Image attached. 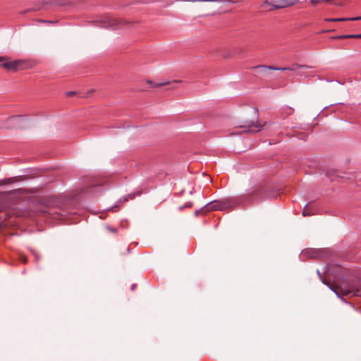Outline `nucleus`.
<instances>
[{
  "mask_svg": "<svg viewBox=\"0 0 361 361\" xmlns=\"http://www.w3.org/2000/svg\"><path fill=\"white\" fill-rule=\"evenodd\" d=\"M264 194L263 187L261 185H255L246 192L238 197H234V203L235 207L249 206L252 203L262 199Z\"/></svg>",
  "mask_w": 361,
  "mask_h": 361,
  "instance_id": "obj_1",
  "label": "nucleus"
},
{
  "mask_svg": "<svg viewBox=\"0 0 361 361\" xmlns=\"http://www.w3.org/2000/svg\"><path fill=\"white\" fill-rule=\"evenodd\" d=\"M317 274L322 282V283L328 286L329 289H331L333 292H334L338 297L342 295L345 296H356L358 295L360 293V288H358L357 285L353 283H348L345 286L342 285H332L329 281L324 279L319 272V271H317Z\"/></svg>",
  "mask_w": 361,
  "mask_h": 361,
  "instance_id": "obj_2",
  "label": "nucleus"
},
{
  "mask_svg": "<svg viewBox=\"0 0 361 361\" xmlns=\"http://www.w3.org/2000/svg\"><path fill=\"white\" fill-rule=\"evenodd\" d=\"M235 204L233 197L224 199L222 200H214L209 202L202 208L203 212H209L212 211H221L225 209H234Z\"/></svg>",
  "mask_w": 361,
  "mask_h": 361,
  "instance_id": "obj_3",
  "label": "nucleus"
},
{
  "mask_svg": "<svg viewBox=\"0 0 361 361\" xmlns=\"http://www.w3.org/2000/svg\"><path fill=\"white\" fill-rule=\"evenodd\" d=\"M0 67L9 71L16 72L19 70L27 69L31 67L30 62L27 60H14L10 61L8 58L6 57L5 61L0 63Z\"/></svg>",
  "mask_w": 361,
  "mask_h": 361,
  "instance_id": "obj_4",
  "label": "nucleus"
},
{
  "mask_svg": "<svg viewBox=\"0 0 361 361\" xmlns=\"http://www.w3.org/2000/svg\"><path fill=\"white\" fill-rule=\"evenodd\" d=\"M298 2L299 0H274L273 2L271 3L266 0L263 3L262 6H270L271 8H269V10L279 9L293 6Z\"/></svg>",
  "mask_w": 361,
  "mask_h": 361,
  "instance_id": "obj_5",
  "label": "nucleus"
},
{
  "mask_svg": "<svg viewBox=\"0 0 361 361\" xmlns=\"http://www.w3.org/2000/svg\"><path fill=\"white\" fill-rule=\"evenodd\" d=\"M309 68V67L306 65H299L297 63L293 64L291 67L276 68L274 66H264V65H259V66H257L254 67L255 69L259 70L261 72L265 71L267 70H274V71H296L299 68Z\"/></svg>",
  "mask_w": 361,
  "mask_h": 361,
  "instance_id": "obj_6",
  "label": "nucleus"
},
{
  "mask_svg": "<svg viewBox=\"0 0 361 361\" xmlns=\"http://www.w3.org/2000/svg\"><path fill=\"white\" fill-rule=\"evenodd\" d=\"M106 25H104L105 27L112 28L114 30L122 28L126 25V22L120 18H112L110 17L106 18Z\"/></svg>",
  "mask_w": 361,
  "mask_h": 361,
  "instance_id": "obj_7",
  "label": "nucleus"
},
{
  "mask_svg": "<svg viewBox=\"0 0 361 361\" xmlns=\"http://www.w3.org/2000/svg\"><path fill=\"white\" fill-rule=\"evenodd\" d=\"M303 255H305L309 258L315 259L320 257V251L316 249H309L303 251Z\"/></svg>",
  "mask_w": 361,
  "mask_h": 361,
  "instance_id": "obj_8",
  "label": "nucleus"
},
{
  "mask_svg": "<svg viewBox=\"0 0 361 361\" xmlns=\"http://www.w3.org/2000/svg\"><path fill=\"white\" fill-rule=\"evenodd\" d=\"M326 21L329 22H339V21H345V20H361V16L358 17H353V18H326Z\"/></svg>",
  "mask_w": 361,
  "mask_h": 361,
  "instance_id": "obj_9",
  "label": "nucleus"
},
{
  "mask_svg": "<svg viewBox=\"0 0 361 361\" xmlns=\"http://www.w3.org/2000/svg\"><path fill=\"white\" fill-rule=\"evenodd\" d=\"M262 128V126L259 125V124H255V123H252L250 126H249V131L250 132H252V133H257V132H259L261 130Z\"/></svg>",
  "mask_w": 361,
  "mask_h": 361,
  "instance_id": "obj_10",
  "label": "nucleus"
},
{
  "mask_svg": "<svg viewBox=\"0 0 361 361\" xmlns=\"http://www.w3.org/2000/svg\"><path fill=\"white\" fill-rule=\"evenodd\" d=\"M16 178H8L0 180V185H8L14 183Z\"/></svg>",
  "mask_w": 361,
  "mask_h": 361,
  "instance_id": "obj_11",
  "label": "nucleus"
},
{
  "mask_svg": "<svg viewBox=\"0 0 361 361\" xmlns=\"http://www.w3.org/2000/svg\"><path fill=\"white\" fill-rule=\"evenodd\" d=\"M37 21L39 23H46V24H49V25H54V24H56L58 23V20H41V19L37 20Z\"/></svg>",
  "mask_w": 361,
  "mask_h": 361,
  "instance_id": "obj_12",
  "label": "nucleus"
},
{
  "mask_svg": "<svg viewBox=\"0 0 361 361\" xmlns=\"http://www.w3.org/2000/svg\"><path fill=\"white\" fill-rule=\"evenodd\" d=\"M312 214H314V213L312 212H310L308 210V207L307 206H305L303 211H302V215L304 216H310V215H312Z\"/></svg>",
  "mask_w": 361,
  "mask_h": 361,
  "instance_id": "obj_13",
  "label": "nucleus"
},
{
  "mask_svg": "<svg viewBox=\"0 0 361 361\" xmlns=\"http://www.w3.org/2000/svg\"><path fill=\"white\" fill-rule=\"evenodd\" d=\"M177 82L176 81H173V83H170V82H165V83H157L154 87H161L162 85H170V87L169 88H173V84H175Z\"/></svg>",
  "mask_w": 361,
  "mask_h": 361,
  "instance_id": "obj_14",
  "label": "nucleus"
},
{
  "mask_svg": "<svg viewBox=\"0 0 361 361\" xmlns=\"http://www.w3.org/2000/svg\"><path fill=\"white\" fill-rule=\"evenodd\" d=\"M19 259L20 261L23 263V264H26L27 262V257L23 255V254H20L19 255Z\"/></svg>",
  "mask_w": 361,
  "mask_h": 361,
  "instance_id": "obj_15",
  "label": "nucleus"
},
{
  "mask_svg": "<svg viewBox=\"0 0 361 361\" xmlns=\"http://www.w3.org/2000/svg\"><path fill=\"white\" fill-rule=\"evenodd\" d=\"M336 39H348V38H353V35H339L337 37H335Z\"/></svg>",
  "mask_w": 361,
  "mask_h": 361,
  "instance_id": "obj_16",
  "label": "nucleus"
},
{
  "mask_svg": "<svg viewBox=\"0 0 361 361\" xmlns=\"http://www.w3.org/2000/svg\"><path fill=\"white\" fill-rule=\"evenodd\" d=\"M192 207V203L191 202H186L184 206H182L179 208L180 210H182L183 209V208L185 207Z\"/></svg>",
  "mask_w": 361,
  "mask_h": 361,
  "instance_id": "obj_17",
  "label": "nucleus"
},
{
  "mask_svg": "<svg viewBox=\"0 0 361 361\" xmlns=\"http://www.w3.org/2000/svg\"><path fill=\"white\" fill-rule=\"evenodd\" d=\"M106 228L111 233H116L117 232V229L116 228H111V226H106Z\"/></svg>",
  "mask_w": 361,
  "mask_h": 361,
  "instance_id": "obj_18",
  "label": "nucleus"
},
{
  "mask_svg": "<svg viewBox=\"0 0 361 361\" xmlns=\"http://www.w3.org/2000/svg\"><path fill=\"white\" fill-rule=\"evenodd\" d=\"M32 254L35 257V261L38 262L40 259V256H39V253H37L35 251H32Z\"/></svg>",
  "mask_w": 361,
  "mask_h": 361,
  "instance_id": "obj_19",
  "label": "nucleus"
},
{
  "mask_svg": "<svg viewBox=\"0 0 361 361\" xmlns=\"http://www.w3.org/2000/svg\"><path fill=\"white\" fill-rule=\"evenodd\" d=\"M20 118H21V117L20 116H13L10 118V121H13V122H16V121H18Z\"/></svg>",
  "mask_w": 361,
  "mask_h": 361,
  "instance_id": "obj_20",
  "label": "nucleus"
},
{
  "mask_svg": "<svg viewBox=\"0 0 361 361\" xmlns=\"http://www.w3.org/2000/svg\"><path fill=\"white\" fill-rule=\"evenodd\" d=\"M192 1H202V2L208 1V2H216V1H219V0H193Z\"/></svg>",
  "mask_w": 361,
  "mask_h": 361,
  "instance_id": "obj_21",
  "label": "nucleus"
},
{
  "mask_svg": "<svg viewBox=\"0 0 361 361\" xmlns=\"http://www.w3.org/2000/svg\"><path fill=\"white\" fill-rule=\"evenodd\" d=\"M293 111H294V110H293V108H291V107H288L287 108V114H291L293 113Z\"/></svg>",
  "mask_w": 361,
  "mask_h": 361,
  "instance_id": "obj_22",
  "label": "nucleus"
},
{
  "mask_svg": "<svg viewBox=\"0 0 361 361\" xmlns=\"http://www.w3.org/2000/svg\"><path fill=\"white\" fill-rule=\"evenodd\" d=\"M353 38L361 39V34L353 35Z\"/></svg>",
  "mask_w": 361,
  "mask_h": 361,
  "instance_id": "obj_23",
  "label": "nucleus"
},
{
  "mask_svg": "<svg viewBox=\"0 0 361 361\" xmlns=\"http://www.w3.org/2000/svg\"><path fill=\"white\" fill-rule=\"evenodd\" d=\"M201 211H202V212H203V211L202 210V209H200V210H196V211L195 212V215L196 216H198Z\"/></svg>",
  "mask_w": 361,
  "mask_h": 361,
  "instance_id": "obj_24",
  "label": "nucleus"
},
{
  "mask_svg": "<svg viewBox=\"0 0 361 361\" xmlns=\"http://www.w3.org/2000/svg\"><path fill=\"white\" fill-rule=\"evenodd\" d=\"M6 56H0V63H1L2 61H5Z\"/></svg>",
  "mask_w": 361,
  "mask_h": 361,
  "instance_id": "obj_25",
  "label": "nucleus"
},
{
  "mask_svg": "<svg viewBox=\"0 0 361 361\" xmlns=\"http://www.w3.org/2000/svg\"><path fill=\"white\" fill-rule=\"evenodd\" d=\"M136 286H137V285H136L135 283L133 284V285L131 286V290H134L135 289Z\"/></svg>",
  "mask_w": 361,
  "mask_h": 361,
  "instance_id": "obj_26",
  "label": "nucleus"
},
{
  "mask_svg": "<svg viewBox=\"0 0 361 361\" xmlns=\"http://www.w3.org/2000/svg\"><path fill=\"white\" fill-rule=\"evenodd\" d=\"M75 94V92H67V94H68V96H71V95H73V94Z\"/></svg>",
  "mask_w": 361,
  "mask_h": 361,
  "instance_id": "obj_27",
  "label": "nucleus"
}]
</instances>
